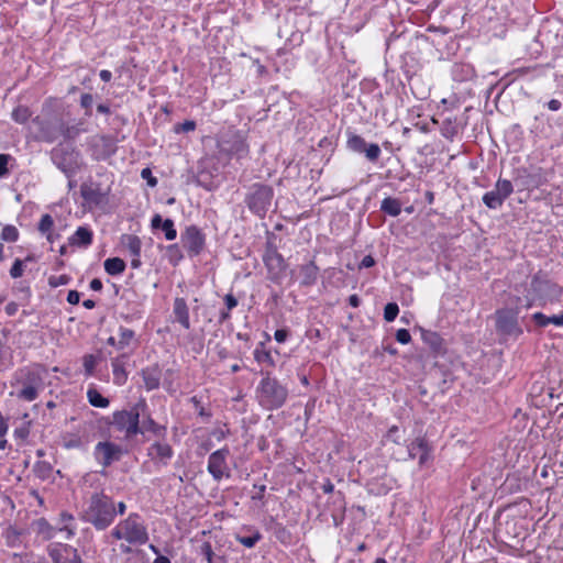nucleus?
Here are the masks:
<instances>
[{
  "label": "nucleus",
  "mask_w": 563,
  "mask_h": 563,
  "mask_svg": "<svg viewBox=\"0 0 563 563\" xmlns=\"http://www.w3.org/2000/svg\"><path fill=\"white\" fill-rule=\"evenodd\" d=\"M115 517V503L103 490L95 492L86 499L81 519L96 530H106L114 522Z\"/></svg>",
  "instance_id": "f257e3e1"
},
{
  "label": "nucleus",
  "mask_w": 563,
  "mask_h": 563,
  "mask_svg": "<svg viewBox=\"0 0 563 563\" xmlns=\"http://www.w3.org/2000/svg\"><path fill=\"white\" fill-rule=\"evenodd\" d=\"M523 296H518V303L523 306V309H530L533 305L545 306L547 303H554L561 300L563 288L547 276L536 274L530 280L529 288L525 287Z\"/></svg>",
  "instance_id": "f03ea898"
},
{
  "label": "nucleus",
  "mask_w": 563,
  "mask_h": 563,
  "mask_svg": "<svg viewBox=\"0 0 563 563\" xmlns=\"http://www.w3.org/2000/svg\"><path fill=\"white\" fill-rule=\"evenodd\" d=\"M44 374L45 368L36 363L18 368L11 378V386L18 388L16 397L34 401L44 388Z\"/></svg>",
  "instance_id": "7ed1b4c3"
},
{
  "label": "nucleus",
  "mask_w": 563,
  "mask_h": 563,
  "mask_svg": "<svg viewBox=\"0 0 563 563\" xmlns=\"http://www.w3.org/2000/svg\"><path fill=\"white\" fill-rule=\"evenodd\" d=\"M288 398V388L266 373L256 387V399L261 407L273 411L282 408Z\"/></svg>",
  "instance_id": "20e7f679"
},
{
  "label": "nucleus",
  "mask_w": 563,
  "mask_h": 563,
  "mask_svg": "<svg viewBox=\"0 0 563 563\" xmlns=\"http://www.w3.org/2000/svg\"><path fill=\"white\" fill-rule=\"evenodd\" d=\"M147 402L141 398L130 409L114 411L111 424L124 434L125 440H131L141 432L140 419L141 416H145Z\"/></svg>",
  "instance_id": "39448f33"
},
{
  "label": "nucleus",
  "mask_w": 563,
  "mask_h": 563,
  "mask_svg": "<svg viewBox=\"0 0 563 563\" xmlns=\"http://www.w3.org/2000/svg\"><path fill=\"white\" fill-rule=\"evenodd\" d=\"M523 306L518 303V296H514L509 300V306L498 309L495 312L496 331L504 336L518 338L523 330L518 321V316Z\"/></svg>",
  "instance_id": "423d86ee"
},
{
  "label": "nucleus",
  "mask_w": 563,
  "mask_h": 563,
  "mask_svg": "<svg viewBox=\"0 0 563 563\" xmlns=\"http://www.w3.org/2000/svg\"><path fill=\"white\" fill-rule=\"evenodd\" d=\"M273 198L274 189L272 186L262 183H255L249 187L247 192L245 194L244 202L253 214L263 219L272 206Z\"/></svg>",
  "instance_id": "0eeeda50"
},
{
  "label": "nucleus",
  "mask_w": 563,
  "mask_h": 563,
  "mask_svg": "<svg viewBox=\"0 0 563 563\" xmlns=\"http://www.w3.org/2000/svg\"><path fill=\"white\" fill-rule=\"evenodd\" d=\"M218 148L220 154L238 161L247 157L250 153L245 134L238 130H228L221 134L218 140Z\"/></svg>",
  "instance_id": "6e6552de"
},
{
  "label": "nucleus",
  "mask_w": 563,
  "mask_h": 563,
  "mask_svg": "<svg viewBox=\"0 0 563 563\" xmlns=\"http://www.w3.org/2000/svg\"><path fill=\"white\" fill-rule=\"evenodd\" d=\"M32 125L36 129V140L53 143L60 137L63 118L57 114L37 115L32 119Z\"/></svg>",
  "instance_id": "1a4fd4ad"
},
{
  "label": "nucleus",
  "mask_w": 563,
  "mask_h": 563,
  "mask_svg": "<svg viewBox=\"0 0 563 563\" xmlns=\"http://www.w3.org/2000/svg\"><path fill=\"white\" fill-rule=\"evenodd\" d=\"M125 541L132 545H144L148 541L147 528L137 512H131L121 520Z\"/></svg>",
  "instance_id": "9d476101"
},
{
  "label": "nucleus",
  "mask_w": 563,
  "mask_h": 563,
  "mask_svg": "<svg viewBox=\"0 0 563 563\" xmlns=\"http://www.w3.org/2000/svg\"><path fill=\"white\" fill-rule=\"evenodd\" d=\"M55 166L65 175L70 176L77 167L79 152L69 144H58L51 152Z\"/></svg>",
  "instance_id": "9b49d317"
},
{
  "label": "nucleus",
  "mask_w": 563,
  "mask_h": 563,
  "mask_svg": "<svg viewBox=\"0 0 563 563\" xmlns=\"http://www.w3.org/2000/svg\"><path fill=\"white\" fill-rule=\"evenodd\" d=\"M183 247L190 257L198 256L206 247V234L200 228L190 224L180 234Z\"/></svg>",
  "instance_id": "f8f14e48"
},
{
  "label": "nucleus",
  "mask_w": 563,
  "mask_h": 563,
  "mask_svg": "<svg viewBox=\"0 0 563 563\" xmlns=\"http://www.w3.org/2000/svg\"><path fill=\"white\" fill-rule=\"evenodd\" d=\"M229 456L230 449L228 446H223L209 455L207 470L214 481L220 482L224 477H230Z\"/></svg>",
  "instance_id": "ddd939ff"
},
{
  "label": "nucleus",
  "mask_w": 563,
  "mask_h": 563,
  "mask_svg": "<svg viewBox=\"0 0 563 563\" xmlns=\"http://www.w3.org/2000/svg\"><path fill=\"white\" fill-rule=\"evenodd\" d=\"M514 192V184L511 180L499 178L494 189L487 191L483 196L484 205L489 209H498L504 201Z\"/></svg>",
  "instance_id": "4468645a"
},
{
  "label": "nucleus",
  "mask_w": 563,
  "mask_h": 563,
  "mask_svg": "<svg viewBox=\"0 0 563 563\" xmlns=\"http://www.w3.org/2000/svg\"><path fill=\"white\" fill-rule=\"evenodd\" d=\"M122 455V448L110 441L98 442L93 449V457L103 468L120 461Z\"/></svg>",
  "instance_id": "2eb2a0df"
},
{
  "label": "nucleus",
  "mask_w": 563,
  "mask_h": 563,
  "mask_svg": "<svg viewBox=\"0 0 563 563\" xmlns=\"http://www.w3.org/2000/svg\"><path fill=\"white\" fill-rule=\"evenodd\" d=\"M514 183L519 191L533 190L541 187L545 183V178L540 168L532 170L519 168L515 173Z\"/></svg>",
  "instance_id": "dca6fc26"
},
{
  "label": "nucleus",
  "mask_w": 563,
  "mask_h": 563,
  "mask_svg": "<svg viewBox=\"0 0 563 563\" xmlns=\"http://www.w3.org/2000/svg\"><path fill=\"white\" fill-rule=\"evenodd\" d=\"M346 147L358 154H365L369 162H377L380 156V147L376 143L367 144L366 141L355 133L349 132L346 140Z\"/></svg>",
  "instance_id": "f3484780"
},
{
  "label": "nucleus",
  "mask_w": 563,
  "mask_h": 563,
  "mask_svg": "<svg viewBox=\"0 0 563 563\" xmlns=\"http://www.w3.org/2000/svg\"><path fill=\"white\" fill-rule=\"evenodd\" d=\"M47 552L52 563H82L77 549L66 543H51Z\"/></svg>",
  "instance_id": "a211bd4d"
},
{
  "label": "nucleus",
  "mask_w": 563,
  "mask_h": 563,
  "mask_svg": "<svg viewBox=\"0 0 563 563\" xmlns=\"http://www.w3.org/2000/svg\"><path fill=\"white\" fill-rule=\"evenodd\" d=\"M146 455L154 464L166 466L174 456V450L172 445L163 439L153 442L147 448Z\"/></svg>",
  "instance_id": "6ab92c4d"
},
{
  "label": "nucleus",
  "mask_w": 563,
  "mask_h": 563,
  "mask_svg": "<svg viewBox=\"0 0 563 563\" xmlns=\"http://www.w3.org/2000/svg\"><path fill=\"white\" fill-rule=\"evenodd\" d=\"M410 459L418 457L419 466L422 467L432 461V446L424 437H418L407 446Z\"/></svg>",
  "instance_id": "aec40b11"
},
{
  "label": "nucleus",
  "mask_w": 563,
  "mask_h": 563,
  "mask_svg": "<svg viewBox=\"0 0 563 563\" xmlns=\"http://www.w3.org/2000/svg\"><path fill=\"white\" fill-rule=\"evenodd\" d=\"M142 422L140 421L141 432L139 434L145 435V433L150 432L158 439H165L167 429L165 426L156 422L151 413L148 408L146 409L145 416H141Z\"/></svg>",
  "instance_id": "412c9836"
},
{
  "label": "nucleus",
  "mask_w": 563,
  "mask_h": 563,
  "mask_svg": "<svg viewBox=\"0 0 563 563\" xmlns=\"http://www.w3.org/2000/svg\"><path fill=\"white\" fill-rule=\"evenodd\" d=\"M173 314L175 321L178 322L185 330L191 328L189 307L185 298L176 297L173 303Z\"/></svg>",
  "instance_id": "4be33fe9"
},
{
  "label": "nucleus",
  "mask_w": 563,
  "mask_h": 563,
  "mask_svg": "<svg viewBox=\"0 0 563 563\" xmlns=\"http://www.w3.org/2000/svg\"><path fill=\"white\" fill-rule=\"evenodd\" d=\"M264 265L267 269L268 279L273 283H279L287 268V264L283 255L268 260Z\"/></svg>",
  "instance_id": "5701e85b"
},
{
  "label": "nucleus",
  "mask_w": 563,
  "mask_h": 563,
  "mask_svg": "<svg viewBox=\"0 0 563 563\" xmlns=\"http://www.w3.org/2000/svg\"><path fill=\"white\" fill-rule=\"evenodd\" d=\"M320 268L314 261H310L299 266V284L302 287L313 286L319 278Z\"/></svg>",
  "instance_id": "b1692460"
},
{
  "label": "nucleus",
  "mask_w": 563,
  "mask_h": 563,
  "mask_svg": "<svg viewBox=\"0 0 563 563\" xmlns=\"http://www.w3.org/2000/svg\"><path fill=\"white\" fill-rule=\"evenodd\" d=\"M420 333L423 343L429 346L432 353L437 355L445 353L444 340L438 332L420 328Z\"/></svg>",
  "instance_id": "393cba45"
},
{
  "label": "nucleus",
  "mask_w": 563,
  "mask_h": 563,
  "mask_svg": "<svg viewBox=\"0 0 563 563\" xmlns=\"http://www.w3.org/2000/svg\"><path fill=\"white\" fill-rule=\"evenodd\" d=\"M128 360L126 354H121L111 361V367L113 373V382L118 386L125 384L128 379V373L125 371V363Z\"/></svg>",
  "instance_id": "a878e982"
},
{
  "label": "nucleus",
  "mask_w": 563,
  "mask_h": 563,
  "mask_svg": "<svg viewBox=\"0 0 563 563\" xmlns=\"http://www.w3.org/2000/svg\"><path fill=\"white\" fill-rule=\"evenodd\" d=\"M141 375L146 390L150 391L159 387L162 374L157 365L143 368Z\"/></svg>",
  "instance_id": "bb28decb"
},
{
  "label": "nucleus",
  "mask_w": 563,
  "mask_h": 563,
  "mask_svg": "<svg viewBox=\"0 0 563 563\" xmlns=\"http://www.w3.org/2000/svg\"><path fill=\"white\" fill-rule=\"evenodd\" d=\"M80 194L84 200L91 205H100L106 198V194L101 191L99 186L82 184L80 187Z\"/></svg>",
  "instance_id": "cd10ccee"
},
{
  "label": "nucleus",
  "mask_w": 563,
  "mask_h": 563,
  "mask_svg": "<svg viewBox=\"0 0 563 563\" xmlns=\"http://www.w3.org/2000/svg\"><path fill=\"white\" fill-rule=\"evenodd\" d=\"M68 243L73 246L88 247L92 243V231L86 227H79L75 233L69 236Z\"/></svg>",
  "instance_id": "c85d7f7f"
},
{
  "label": "nucleus",
  "mask_w": 563,
  "mask_h": 563,
  "mask_svg": "<svg viewBox=\"0 0 563 563\" xmlns=\"http://www.w3.org/2000/svg\"><path fill=\"white\" fill-rule=\"evenodd\" d=\"M33 532L42 537L43 540H51L55 537L57 529L54 528L45 518H38L31 523Z\"/></svg>",
  "instance_id": "c756f323"
},
{
  "label": "nucleus",
  "mask_w": 563,
  "mask_h": 563,
  "mask_svg": "<svg viewBox=\"0 0 563 563\" xmlns=\"http://www.w3.org/2000/svg\"><path fill=\"white\" fill-rule=\"evenodd\" d=\"M121 241L132 257H141L142 241L137 235L123 234Z\"/></svg>",
  "instance_id": "7c9ffc66"
},
{
  "label": "nucleus",
  "mask_w": 563,
  "mask_h": 563,
  "mask_svg": "<svg viewBox=\"0 0 563 563\" xmlns=\"http://www.w3.org/2000/svg\"><path fill=\"white\" fill-rule=\"evenodd\" d=\"M13 366V352L11 347L0 338V373Z\"/></svg>",
  "instance_id": "2f4dec72"
},
{
  "label": "nucleus",
  "mask_w": 563,
  "mask_h": 563,
  "mask_svg": "<svg viewBox=\"0 0 563 563\" xmlns=\"http://www.w3.org/2000/svg\"><path fill=\"white\" fill-rule=\"evenodd\" d=\"M380 210L390 217H398L401 212V202L396 198L386 197L382 200Z\"/></svg>",
  "instance_id": "473e14b6"
},
{
  "label": "nucleus",
  "mask_w": 563,
  "mask_h": 563,
  "mask_svg": "<svg viewBox=\"0 0 563 563\" xmlns=\"http://www.w3.org/2000/svg\"><path fill=\"white\" fill-rule=\"evenodd\" d=\"M104 271L111 276L121 275L125 271V262L120 257L107 258L103 263Z\"/></svg>",
  "instance_id": "72a5a7b5"
},
{
  "label": "nucleus",
  "mask_w": 563,
  "mask_h": 563,
  "mask_svg": "<svg viewBox=\"0 0 563 563\" xmlns=\"http://www.w3.org/2000/svg\"><path fill=\"white\" fill-rule=\"evenodd\" d=\"M440 132L443 137L449 141H453L455 136L459 134V126L456 123V119L446 118L442 121L440 126Z\"/></svg>",
  "instance_id": "f704fd0d"
},
{
  "label": "nucleus",
  "mask_w": 563,
  "mask_h": 563,
  "mask_svg": "<svg viewBox=\"0 0 563 563\" xmlns=\"http://www.w3.org/2000/svg\"><path fill=\"white\" fill-rule=\"evenodd\" d=\"M254 358L260 364H267L268 366H275V361L271 354L269 351L265 349V344L263 342H260L254 352H253Z\"/></svg>",
  "instance_id": "c9c22d12"
},
{
  "label": "nucleus",
  "mask_w": 563,
  "mask_h": 563,
  "mask_svg": "<svg viewBox=\"0 0 563 563\" xmlns=\"http://www.w3.org/2000/svg\"><path fill=\"white\" fill-rule=\"evenodd\" d=\"M87 397L89 404L97 408H107L110 404L109 399L103 397L97 389H88Z\"/></svg>",
  "instance_id": "e433bc0d"
},
{
  "label": "nucleus",
  "mask_w": 563,
  "mask_h": 563,
  "mask_svg": "<svg viewBox=\"0 0 563 563\" xmlns=\"http://www.w3.org/2000/svg\"><path fill=\"white\" fill-rule=\"evenodd\" d=\"M31 111L26 106H18L13 109L11 118L19 124H24L31 118Z\"/></svg>",
  "instance_id": "4c0bfd02"
},
{
  "label": "nucleus",
  "mask_w": 563,
  "mask_h": 563,
  "mask_svg": "<svg viewBox=\"0 0 563 563\" xmlns=\"http://www.w3.org/2000/svg\"><path fill=\"white\" fill-rule=\"evenodd\" d=\"M135 332L131 329L120 327L119 328V340H118V350L125 349L131 341L134 339Z\"/></svg>",
  "instance_id": "58836bf2"
},
{
  "label": "nucleus",
  "mask_w": 563,
  "mask_h": 563,
  "mask_svg": "<svg viewBox=\"0 0 563 563\" xmlns=\"http://www.w3.org/2000/svg\"><path fill=\"white\" fill-rule=\"evenodd\" d=\"M262 539V534L258 530H254L250 536H236V541L245 548H254L255 544Z\"/></svg>",
  "instance_id": "ea45409f"
},
{
  "label": "nucleus",
  "mask_w": 563,
  "mask_h": 563,
  "mask_svg": "<svg viewBox=\"0 0 563 563\" xmlns=\"http://www.w3.org/2000/svg\"><path fill=\"white\" fill-rule=\"evenodd\" d=\"M274 234H271L268 238H267V241H266V244H265V251H264V254H263V262H267L268 260H272L274 258L275 256H278V255H282L278 250H277V245L275 244L274 242Z\"/></svg>",
  "instance_id": "a19ab883"
},
{
  "label": "nucleus",
  "mask_w": 563,
  "mask_h": 563,
  "mask_svg": "<svg viewBox=\"0 0 563 563\" xmlns=\"http://www.w3.org/2000/svg\"><path fill=\"white\" fill-rule=\"evenodd\" d=\"M81 129L79 124H71L69 125L67 122L63 120V129L60 131V136H63L65 140H74L76 139L80 133Z\"/></svg>",
  "instance_id": "79ce46f5"
},
{
  "label": "nucleus",
  "mask_w": 563,
  "mask_h": 563,
  "mask_svg": "<svg viewBox=\"0 0 563 563\" xmlns=\"http://www.w3.org/2000/svg\"><path fill=\"white\" fill-rule=\"evenodd\" d=\"M19 235L20 233L14 225L7 224L2 229L0 239L2 242H16L19 240Z\"/></svg>",
  "instance_id": "37998d69"
},
{
  "label": "nucleus",
  "mask_w": 563,
  "mask_h": 563,
  "mask_svg": "<svg viewBox=\"0 0 563 563\" xmlns=\"http://www.w3.org/2000/svg\"><path fill=\"white\" fill-rule=\"evenodd\" d=\"M97 363H98V357L96 355H93V354L84 355L82 364H84L86 376L93 375Z\"/></svg>",
  "instance_id": "c03bdc74"
},
{
  "label": "nucleus",
  "mask_w": 563,
  "mask_h": 563,
  "mask_svg": "<svg viewBox=\"0 0 563 563\" xmlns=\"http://www.w3.org/2000/svg\"><path fill=\"white\" fill-rule=\"evenodd\" d=\"M162 230L164 231L165 239L173 241L177 238V230L175 229L174 221L172 219H165L162 223Z\"/></svg>",
  "instance_id": "a18cd8bd"
},
{
  "label": "nucleus",
  "mask_w": 563,
  "mask_h": 563,
  "mask_svg": "<svg viewBox=\"0 0 563 563\" xmlns=\"http://www.w3.org/2000/svg\"><path fill=\"white\" fill-rule=\"evenodd\" d=\"M399 313V307L396 302H388L384 308V319L387 322L394 321Z\"/></svg>",
  "instance_id": "49530a36"
},
{
  "label": "nucleus",
  "mask_w": 563,
  "mask_h": 563,
  "mask_svg": "<svg viewBox=\"0 0 563 563\" xmlns=\"http://www.w3.org/2000/svg\"><path fill=\"white\" fill-rule=\"evenodd\" d=\"M167 253L169 256V262L174 265H177L178 262L184 257L178 244H172L167 246Z\"/></svg>",
  "instance_id": "de8ad7c7"
},
{
  "label": "nucleus",
  "mask_w": 563,
  "mask_h": 563,
  "mask_svg": "<svg viewBox=\"0 0 563 563\" xmlns=\"http://www.w3.org/2000/svg\"><path fill=\"white\" fill-rule=\"evenodd\" d=\"M70 280H71L70 276L66 275V274L58 275V276L53 275L48 278V285L52 288H57L59 286L67 285Z\"/></svg>",
  "instance_id": "09e8293b"
},
{
  "label": "nucleus",
  "mask_w": 563,
  "mask_h": 563,
  "mask_svg": "<svg viewBox=\"0 0 563 563\" xmlns=\"http://www.w3.org/2000/svg\"><path fill=\"white\" fill-rule=\"evenodd\" d=\"M34 471L40 478H47L52 472V466L47 462H38L35 464Z\"/></svg>",
  "instance_id": "8fccbe9b"
},
{
  "label": "nucleus",
  "mask_w": 563,
  "mask_h": 563,
  "mask_svg": "<svg viewBox=\"0 0 563 563\" xmlns=\"http://www.w3.org/2000/svg\"><path fill=\"white\" fill-rule=\"evenodd\" d=\"M53 225H54L53 218L47 213L43 214L40 220V223H38V231L43 234H46V233L51 232V229L53 228Z\"/></svg>",
  "instance_id": "3c124183"
},
{
  "label": "nucleus",
  "mask_w": 563,
  "mask_h": 563,
  "mask_svg": "<svg viewBox=\"0 0 563 563\" xmlns=\"http://www.w3.org/2000/svg\"><path fill=\"white\" fill-rule=\"evenodd\" d=\"M24 272V261L16 258L10 268V276L13 279L20 278Z\"/></svg>",
  "instance_id": "603ef678"
},
{
  "label": "nucleus",
  "mask_w": 563,
  "mask_h": 563,
  "mask_svg": "<svg viewBox=\"0 0 563 563\" xmlns=\"http://www.w3.org/2000/svg\"><path fill=\"white\" fill-rule=\"evenodd\" d=\"M92 103H93V96L91 93H82L80 96V107L86 110L85 114L87 117L91 115Z\"/></svg>",
  "instance_id": "864d4df0"
},
{
  "label": "nucleus",
  "mask_w": 563,
  "mask_h": 563,
  "mask_svg": "<svg viewBox=\"0 0 563 563\" xmlns=\"http://www.w3.org/2000/svg\"><path fill=\"white\" fill-rule=\"evenodd\" d=\"M10 161H13V157L10 154H0V178L8 176V164Z\"/></svg>",
  "instance_id": "5fc2aeb1"
},
{
  "label": "nucleus",
  "mask_w": 563,
  "mask_h": 563,
  "mask_svg": "<svg viewBox=\"0 0 563 563\" xmlns=\"http://www.w3.org/2000/svg\"><path fill=\"white\" fill-rule=\"evenodd\" d=\"M200 554L205 558L207 563H211L214 559V553L210 542H203L200 547Z\"/></svg>",
  "instance_id": "6e6d98bb"
},
{
  "label": "nucleus",
  "mask_w": 563,
  "mask_h": 563,
  "mask_svg": "<svg viewBox=\"0 0 563 563\" xmlns=\"http://www.w3.org/2000/svg\"><path fill=\"white\" fill-rule=\"evenodd\" d=\"M196 129V122L192 121V120H186L184 121L183 123H178L175 125L174 128V131L176 133H187V132H191Z\"/></svg>",
  "instance_id": "4d7b16f0"
},
{
  "label": "nucleus",
  "mask_w": 563,
  "mask_h": 563,
  "mask_svg": "<svg viewBox=\"0 0 563 563\" xmlns=\"http://www.w3.org/2000/svg\"><path fill=\"white\" fill-rule=\"evenodd\" d=\"M265 492H266V486L264 484H254L253 492L251 495L252 500L262 501L264 499Z\"/></svg>",
  "instance_id": "13d9d810"
},
{
  "label": "nucleus",
  "mask_w": 563,
  "mask_h": 563,
  "mask_svg": "<svg viewBox=\"0 0 563 563\" xmlns=\"http://www.w3.org/2000/svg\"><path fill=\"white\" fill-rule=\"evenodd\" d=\"M531 319L539 328H545L549 325V316H545L542 312H534L531 316Z\"/></svg>",
  "instance_id": "bf43d9fd"
},
{
  "label": "nucleus",
  "mask_w": 563,
  "mask_h": 563,
  "mask_svg": "<svg viewBox=\"0 0 563 563\" xmlns=\"http://www.w3.org/2000/svg\"><path fill=\"white\" fill-rule=\"evenodd\" d=\"M141 177L142 179L146 180L147 185L150 187H155L157 185V178L153 176L152 170L146 167L141 170Z\"/></svg>",
  "instance_id": "052dcab7"
},
{
  "label": "nucleus",
  "mask_w": 563,
  "mask_h": 563,
  "mask_svg": "<svg viewBox=\"0 0 563 563\" xmlns=\"http://www.w3.org/2000/svg\"><path fill=\"white\" fill-rule=\"evenodd\" d=\"M396 340L400 344H408L411 341V335L407 329H399L396 332Z\"/></svg>",
  "instance_id": "680f3d73"
},
{
  "label": "nucleus",
  "mask_w": 563,
  "mask_h": 563,
  "mask_svg": "<svg viewBox=\"0 0 563 563\" xmlns=\"http://www.w3.org/2000/svg\"><path fill=\"white\" fill-rule=\"evenodd\" d=\"M110 537H112L115 540H124L125 541L124 530L121 525V521L111 530Z\"/></svg>",
  "instance_id": "e2e57ef3"
},
{
  "label": "nucleus",
  "mask_w": 563,
  "mask_h": 563,
  "mask_svg": "<svg viewBox=\"0 0 563 563\" xmlns=\"http://www.w3.org/2000/svg\"><path fill=\"white\" fill-rule=\"evenodd\" d=\"M288 335H289V332L287 329H278L274 333V339L278 343H284L287 340Z\"/></svg>",
  "instance_id": "0e129e2a"
},
{
  "label": "nucleus",
  "mask_w": 563,
  "mask_h": 563,
  "mask_svg": "<svg viewBox=\"0 0 563 563\" xmlns=\"http://www.w3.org/2000/svg\"><path fill=\"white\" fill-rule=\"evenodd\" d=\"M224 303L228 310H232L238 306V299L233 296V294H227L224 296Z\"/></svg>",
  "instance_id": "69168bd1"
},
{
  "label": "nucleus",
  "mask_w": 563,
  "mask_h": 563,
  "mask_svg": "<svg viewBox=\"0 0 563 563\" xmlns=\"http://www.w3.org/2000/svg\"><path fill=\"white\" fill-rule=\"evenodd\" d=\"M399 429L397 426H393L389 428L388 432H387V438L393 441L394 443H400L399 441V437L397 435Z\"/></svg>",
  "instance_id": "338daca9"
},
{
  "label": "nucleus",
  "mask_w": 563,
  "mask_h": 563,
  "mask_svg": "<svg viewBox=\"0 0 563 563\" xmlns=\"http://www.w3.org/2000/svg\"><path fill=\"white\" fill-rule=\"evenodd\" d=\"M549 324H554L556 327H563V311L559 314H553L549 317Z\"/></svg>",
  "instance_id": "774afa93"
}]
</instances>
